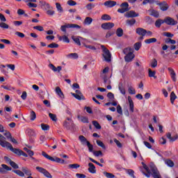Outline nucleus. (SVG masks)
Returning a JSON list of instances; mask_svg holds the SVG:
<instances>
[{"label": "nucleus", "instance_id": "1", "mask_svg": "<svg viewBox=\"0 0 178 178\" xmlns=\"http://www.w3.org/2000/svg\"><path fill=\"white\" fill-rule=\"evenodd\" d=\"M109 67H106L100 73V77L104 84H111V77L112 74L108 75Z\"/></svg>", "mask_w": 178, "mask_h": 178}, {"label": "nucleus", "instance_id": "2", "mask_svg": "<svg viewBox=\"0 0 178 178\" xmlns=\"http://www.w3.org/2000/svg\"><path fill=\"white\" fill-rule=\"evenodd\" d=\"M123 53L124 55V61L129 63L133 61L134 59L135 55L134 54V49L128 47L126 49H124Z\"/></svg>", "mask_w": 178, "mask_h": 178}, {"label": "nucleus", "instance_id": "3", "mask_svg": "<svg viewBox=\"0 0 178 178\" xmlns=\"http://www.w3.org/2000/svg\"><path fill=\"white\" fill-rule=\"evenodd\" d=\"M42 156H44V158L49 159L51 161L56 162L57 163H65V160H63L58 157L50 156L47 153H45L44 152H42Z\"/></svg>", "mask_w": 178, "mask_h": 178}, {"label": "nucleus", "instance_id": "4", "mask_svg": "<svg viewBox=\"0 0 178 178\" xmlns=\"http://www.w3.org/2000/svg\"><path fill=\"white\" fill-rule=\"evenodd\" d=\"M150 170H152V175L154 178H161L159 171H158L157 168L154 163L149 164Z\"/></svg>", "mask_w": 178, "mask_h": 178}, {"label": "nucleus", "instance_id": "5", "mask_svg": "<svg viewBox=\"0 0 178 178\" xmlns=\"http://www.w3.org/2000/svg\"><path fill=\"white\" fill-rule=\"evenodd\" d=\"M101 48L102 49V51H103V58H104V60L106 62H110L111 61V58L112 57V56L110 54L109 50L106 48L104 46H101Z\"/></svg>", "mask_w": 178, "mask_h": 178}, {"label": "nucleus", "instance_id": "6", "mask_svg": "<svg viewBox=\"0 0 178 178\" xmlns=\"http://www.w3.org/2000/svg\"><path fill=\"white\" fill-rule=\"evenodd\" d=\"M3 148H7L10 149L12 152H14L15 154L19 156V154L22 153V150H19V149L14 148L10 143H6L5 145L1 146Z\"/></svg>", "mask_w": 178, "mask_h": 178}, {"label": "nucleus", "instance_id": "7", "mask_svg": "<svg viewBox=\"0 0 178 178\" xmlns=\"http://www.w3.org/2000/svg\"><path fill=\"white\" fill-rule=\"evenodd\" d=\"M63 127H65L67 130H70L74 127V121L72 120L71 118H67L63 122Z\"/></svg>", "mask_w": 178, "mask_h": 178}, {"label": "nucleus", "instance_id": "8", "mask_svg": "<svg viewBox=\"0 0 178 178\" xmlns=\"http://www.w3.org/2000/svg\"><path fill=\"white\" fill-rule=\"evenodd\" d=\"M36 170L38 172L42 174L47 178H52V175L49 172V171L46 170L44 168L41 167H36Z\"/></svg>", "mask_w": 178, "mask_h": 178}, {"label": "nucleus", "instance_id": "9", "mask_svg": "<svg viewBox=\"0 0 178 178\" xmlns=\"http://www.w3.org/2000/svg\"><path fill=\"white\" fill-rule=\"evenodd\" d=\"M168 26H176L178 24V22L170 17H166L163 20Z\"/></svg>", "mask_w": 178, "mask_h": 178}, {"label": "nucleus", "instance_id": "10", "mask_svg": "<svg viewBox=\"0 0 178 178\" xmlns=\"http://www.w3.org/2000/svg\"><path fill=\"white\" fill-rule=\"evenodd\" d=\"M129 3H127V2L122 3V4H120V8H119L118 10V12L123 14V13L129 11Z\"/></svg>", "mask_w": 178, "mask_h": 178}, {"label": "nucleus", "instance_id": "11", "mask_svg": "<svg viewBox=\"0 0 178 178\" xmlns=\"http://www.w3.org/2000/svg\"><path fill=\"white\" fill-rule=\"evenodd\" d=\"M39 4L40 5L42 10H44V11L54 8L52 6H50V4L49 3H47L44 1H39Z\"/></svg>", "mask_w": 178, "mask_h": 178}, {"label": "nucleus", "instance_id": "12", "mask_svg": "<svg viewBox=\"0 0 178 178\" xmlns=\"http://www.w3.org/2000/svg\"><path fill=\"white\" fill-rule=\"evenodd\" d=\"M157 5L160 6V9L163 12L167 11L169 8V6L168 3H166L165 1H163L161 3H157Z\"/></svg>", "mask_w": 178, "mask_h": 178}, {"label": "nucleus", "instance_id": "13", "mask_svg": "<svg viewBox=\"0 0 178 178\" xmlns=\"http://www.w3.org/2000/svg\"><path fill=\"white\" fill-rule=\"evenodd\" d=\"M139 16V14L136 13L134 10H130L124 14V17L127 18H134Z\"/></svg>", "mask_w": 178, "mask_h": 178}, {"label": "nucleus", "instance_id": "14", "mask_svg": "<svg viewBox=\"0 0 178 178\" xmlns=\"http://www.w3.org/2000/svg\"><path fill=\"white\" fill-rule=\"evenodd\" d=\"M114 27V24L111 22H107L102 24V29L104 30H110Z\"/></svg>", "mask_w": 178, "mask_h": 178}, {"label": "nucleus", "instance_id": "15", "mask_svg": "<svg viewBox=\"0 0 178 178\" xmlns=\"http://www.w3.org/2000/svg\"><path fill=\"white\" fill-rule=\"evenodd\" d=\"M149 16H153L154 17L159 18V12L154 9H149L147 10Z\"/></svg>", "mask_w": 178, "mask_h": 178}, {"label": "nucleus", "instance_id": "16", "mask_svg": "<svg viewBox=\"0 0 178 178\" xmlns=\"http://www.w3.org/2000/svg\"><path fill=\"white\" fill-rule=\"evenodd\" d=\"M72 39L79 46L81 45V42L86 40L85 38H82L81 37L75 38L74 36H72Z\"/></svg>", "mask_w": 178, "mask_h": 178}, {"label": "nucleus", "instance_id": "17", "mask_svg": "<svg viewBox=\"0 0 178 178\" xmlns=\"http://www.w3.org/2000/svg\"><path fill=\"white\" fill-rule=\"evenodd\" d=\"M49 67L50 68V70H53L54 72H60V71L62 70V67L61 66H58L57 67L56 66H54L52 63H50L49 65Z\"/></svg>", "mask_w": 178, "mask_h": 178}, {"label": "nucleus", "instance_id": "18", "mask_svg": "<svg viewBox=\"0 0 178 178\" xmlns=\"http://www.w3.org/2000/svg\"><path fill=\"white\" fill-rule=\"evenodd\" d=\"M63 26H65V28L66 29H81V26L76 24H67L65 25H63Z\"/></svg>", "mask_w": 178, "mask_h": 178}, {"label": "nucleus", "instance_id": "19", "mask_svg": "<svg viewBox=\"0 0 178 178\" xmlns=\"http://www.w3.org/2000/svg\"><path fill=\"white\" fill-rule=\"evenodd\" d=\"M116 5L117 2L113 1H107L104 3V6L108 8H112Z\"/></svg>", "mask_w": 178, "mask_h": 178}, {"label": "nucleus", "instance_id": "20", "mask_svg": "<svg viewBox=\"0 0 178 178\" xmlns=\"http://www.w3.org/2000/svg\"><path fill=\"white\" fill-rule=\"evenodd\" d=\"M168 71L170 72V77L174 82L177 81L176 78V72H175L174 70L172 67H168Z\"/></svg>", "mask_w": 178, "mask_h": 178}, {"label": "nucleus", "instance_id": "21", "mask_svg": "<svg viewBox=\"0 0 178 178\" xmlns=\"http://www.w3.org/2000/svg\"><path fill=\"white\" fill-rule=\"evenodd\" d=\"M88 172L90 173V174H96V168H95V165L94 164H92V163H88Z\"/></svg>", "mask_w": 178, "mask_h": 178}, {"label": "nucleus", "instance_id": "22", "mask_svg": "<svg viewBox=\"0 0 178 178\" xmlns=\"http://www.w3.org/2000/svg\"><path fill=\"white\" fill-rule=\"evenodd\" d=\"M147 31L143 28H137L136 29V33L142 37L146 35Z\"/></svg>", "mask_w": 178, "mask_h": 178}, {"label": "nucleus", "instance_id": "23", "mask_svg": "<svg viewBox=\"0 0 178 178\" xmlns=\"http://www.w3.org/2000/svg\"><path fill=\"white\" fill-rule=\"evenodd\" d=\"M128 102L130 106V111L131 113H134V102L133 99H131V96H128Z\"/></svg>", "mask_w": 178, "mask_h": 178}, {"label": "nucleus", "instance_id": "24", "mask_svg": "<svg viewBox=\"0 0 178 178\" xmlns=\"http://www.w3.org/2000/svg\"><path fill=\"white\" fill-rule=\"evenodd\" d=\"M55 92H56V94L58 95L59 98H61V99L65 98V95H63V93L60 87H56Z\"/></svg>", "mask_w": 178, "mask_h": 178}, {"label": "nucleus", "instance_id": "25", "mask_svg": "<svg viewBox=\"0 0 178 178\" xmlns=\"http://www.w3.org/2000/svg\"><path fill=\"white\" fill-rule=\"evenodd\" d=\"M92 19L90 17H86L83 21L84 26H90L92 23Z\"/></svg>", "mask_w": 178, "mask_h": 178}, {"label": "nucleus", "instance_id": "26", "mask_svg": "<svg viewBox=\"0 0 178 178\" xmlns=\"http://www.w3.org/2000/svg\"><path fill=\"white\" fill-rule=\"evenodd\" d=\"M67 59H78L79 56L77 53H71L66 56Z\"/></svg>", "mask_w": 178, "mask_h": 178}, {"label": "nucleus", "instance_id": "27", "mask_svg": "<svg viewBox=\"0 0 178 178\" xmlns=\"http://www.w3.org/2000/svg\"><path fill=\"white\" fill-rule=\"evenodd\" d=\"M22 171H23V173L27 175L28 177L32 175V172L31 170L29 169L28 168H24V167L22 168Z\"/></svg>", "mask_w": 178, "mask_h": 178}, {"label": "nucleus", "instance_id": "28", "mask_svg": "<svg viewBox=\"0 0 178 178\" xmlns=\"http://www.w3.org/2000/svg\"><path fill=\"white\" fill-rule=\"evenodd\" d=\"M77 119L81 121L82 123H88V118L84 116H77Z\"/></svg>", "mask_w": 178, "mask_h": 178}, {"label": "nucleus", "instance_id": "29", "mask_svg": "<svg viewBox=\"0 0 178 178\" xmlns=\"http://www.w3.org/2000/svg\"><path fill=\"white\" fill-rule=\"evenodd\" d=\"M59 41H63L66 43H70V39L66 35L58 37Z\"/></svg>", "mask_w": 178, "mask_h": 178}, {"label": "nucleus", "instance_id": "30", "mask_svg": "<svg viewBox=\"0 0 178 178\" xmlns=\"http://www.w3.org/2000/svg\"><path fill=\"white\" fill-rule=\"evenodd\" d=\"M170 97L171 104L173 105L174 102H175V100H176V99H177V95H176V94H175L174 92H171V94H170Z\"/></svg>", "mask_w": 178, "mask_h": 178}, {"label": "nucleus", "instance_id": "31", "mask_svg": "<svg viewBox=\"0 0 178 178\" xmlns=\"http://www.w3.org/2000/svg\"><path fill=\"white\" fill-rule=\"evenodd\" d=\"M164 23H165L164 20L159 19L156 21V23H154V26H156L157 28H160L161 26V24Z\"/></svg>", "mask_w": 178, "mask_h": 178}, {"label": "nucleus", "instance_id": "32", "mask_svg": "<svg viewBox=\"0 0 178 178\" xmlns=\"http://www.w3.org/2000/svg\"><path fill=\"white\" fill-rule=\"evenodd\" d=\"M71 95H72L74 97H75L76 99H78V100H82V99H83V96L82 94L80 95V94H75V93H74V92H71Z\"/></svg>", "mask_w": 178, "mask_h": 178}, {"label": "nucleus", "instance_id": "33", "mask_svg": "<svg viewBox=\"0 0 178 178\" xmlns=\"http://www.w3.org/2000/svg\"><path fill=\"white\" fill-rule=\"evenodd\" d=\"M8 143V142L6 140V138L1 134H0V145L2 146L3 145H6Z\"/></svg>", "mask_w": 178, "mask_h": 178}, {"label": "nucleus", "instance_id": "34", "mask_svg": "<svg viewBox=\"0 0 178 178\" xmlns=\"http://www.w3.org/2000/svg\"><path fill=\"white\" fill-rule=\"evenodd\" d=\"M156 41H157L156 38H149V39H146L145 40V44H152V43L156 42Z\"/></svg>", "mask_w": 178, "mask_h": 178}, {"label": "nucleus", "instance_id": "35", "mask_svg": "<svg viewBox=\"0 0 178 178\" xmlns=\"http://www.w3.org/2000/svg\"><path fill=\"white\" fill-rule=\"evenodd\" d=\"M103 175H104V176L106 178H114L115 175H113L112 173L108 172L106 171L103 172Z\"/></svg>", "mask_w": 178, "mask_h": 178}, {"label": "nucleus", "instance_id": "36", "mask_svg": "<svg viewBox=\"0 0 178 178\" xmlns=\"http://www.w3.org/2000/svg\"><path fill=\"white\" fill-rule=\"evenodd\" d=\"M157 66V60L154 58L153 60H152V61H150V67H152V68H156Z\"/></svg>", "mask_w": 178, "mask_h": 178}, {"label": "nucleus", "instance_id": "37", "mask_svg": "<svg viewBox=\"0 0 178 178\" xmlns=\"http://www.w3.org/2000/svg\"><path fill=\"white\" fill-rule=\"evenodd\" d=\"M35 119H36V114H35V111H32L30 113V120L34 121V120H35Z\"/></svg>", "mask_w": 178, "mask_h": 178}, {"label": "nucleus", "instance_id": "38", "mask_svg": "<svg viewBox=\"0 0 178 178\" xmlns=\"http://www.w3.org/2000/svg\"><path fill=\"white\" fill-rule=\"evenodd\" d=\"M165 163L167 164V166L172 168L174 166V162L172 160H165Z\"/></svg>", "mask_w": 178, "mask_h": 178}, {"label": "nucleus", "instance_id": "39", "mask_svg": "<svg viewBox=\"0 0 178 178\" xmlns=\"http://www.w3.org/2000/svg\"><path fill=\"white\" fill-rule=\"evenodd\" d=\"M118 35V37H122L123 35V30L122 28H118L117 29V31L115 33Z\"/></svg>", "mask_w": 178, "mask_h": 178}, {"label": "nucleus", "instance_id": "40", "mask_svg": "<svg viewBox=\"0 0 178 178\" xmlns=\"http://www.w3.org/2000/svg\"><path fill=\"white\" fill-rule=\"evenodd\" d=\"M46 13L49 16H54V15L56 13V12L53 9H49L46 10Z\"/></svg>", "mask_w": 178, "mask_h": 178}, {"label": "nucleus", "instance_id": "41", "mask_svg": "<svg viewBox=\"0 0 178 178\" xmlns=\"http://www.w3.org/2000/svg\"><path fill=\"white\" fill-rule=\"evenodd\" d=\"M97 144L99 147H102L103 149H106V146L104 144L103 142H102L101 140H97Z\"/></svg>", "mask_w": 178, "mask_h": 178}, {"label": "nucleus", "instance_id": "42", "mask_svg": "<svg viewBox=\"0 0 178 178\" xmlns=\"http://www.w3.org/2000/svg\"><path fill=\"white\" fill-rule=\"evenodd\" d=\"M56 8H57V10L58 13H63V8L59 3H56Z\"/></svg>", "mask_w": 178, "mask_h": 178}, {"label": "nucleus", "instance_id": "43", "mask_svg": "<svg viewBox=\"0 0 178 178\" xmlns=\"http://www.w3.org/2000/svg\"><path fill=\"white\" fill-rule=\"evenodd\" d=\"M13 172H14V173L18 175L20 177H24V173L22 171H20L19 170H15Z\"/></svg>", "mask_w": 178, "mask_h": 178}, {"label": "nucleus", "instance_id": "44", "mask_svg": "<svg viewBox=\"0 0 178 178\" xmlns=\"http://www.w3.org/2000/svg\"><path fill=\"white\" fill-rule=\"evenodd\" d=\"M92 124L94 126L95 128H96L97 129H101V125L99 124V123L97 121H92Z\"/></svg>", "mask_w": 178, "mask_h": 178}, {"label": "nucleus", "instance_id": "45", "mask_svg": "<svg viewBox=\"0 0 178 178\" xmlns=\"http://www.w3.org/2000/svg\"><path fill=\"white\" fill-rule=\"evenodd\" d=\"M86 145H88L89 152H93L94 146H92V145H91L90 142H86Z\"/></svg>", "mask_w": 178, "mask_h": 178}, {"label": "nucleus", "instance_id": "46", "mask_svg": "<svg viewBox=\"0 0 178 178\" xmlns=\"http://www.w3.org/2000/svg\"><path fill=\"white\" fill-rule=\"evenodd\" d=\"M79 140L82 144H84L86 143H87V142H88L86 137H84L83 135L79 136Z\"/></svg>", "mask_w": 178, "mask_h": 178}, {"label": "nucleus", "instance_id": "47", "mask_svg": "<svg viewBox=\"0 0 178 178\" xmlns=\"http://www.w3.org/2000/svg\"><path fill=\"white\" fill-rule=\"evenodd\" d=\"M148 72H149V77H154V79H156V77L155 76V74L156 72L155 71H152L151 69L148 70Z\"/></svg>", "mask_w": 178, "mask_h": 178}, {"label": "nucleus", "instance_id": "48", "mask_svg": "<svg viewBox=\"0 0 178 178\" xmlns=\"http://www.w3.org/2000/svg\"><path fill=\"white\" fill-rule=\"evenodd\" d=\"M145 22L148 24H151L153 22L152 19L150 17L146 16L145 17Z\"/></svg>", "mask_w": 178, "mask_h": 178}, {"label": "nucleus", "instance_id": "49", "mask_svg": "<svg viewBox=\"0 0 178 178\" xmlns=\"http://www.w3.org/2000/svg\"><path fill=\"white\" fill-rule=\"evenodd\" d=\"M128 92L130 95H135L136 94V90L133 87L130 86V87L128 88Z\"/></svg>", "mask_w": 178, "mask_h": 178}, {"label": "nucleus", "instance_id": "50", "mask_svg": "<svg viewBox=\"0 0 178 178\" xmlns=\"http://www.w3.org/2000/svg\"><path fill=\"white\" fill-rule=\"evenodd\" d=\"M134 48H135L136 51H138L141 48V42H136L134 45Z\"/></svg>", "mask_w": 178, "mask_h": 178}, {"label": "nucleus", "instance_id": "51", "mask_svg": "<svg viewBox=\"0 0 178 178\" xmlns=\"http://www.w3.org/2000/svg\"><path fill=\"white\" fill-rule=\"evenodd\" d=\"M127 174L131 176V177L136 178L134 175V171L131 169L127 170Z\"/></svg>", "mask_w": 178, "mask_h": 178}, {"label": "nucleus", "instance_id": "52", "mask_svg": "<svg viewBox=\"0 0 178 178\" xmlns=\"http://www.w3.org/2000/svg\"><path fill=\"white\" fill-rule=\"evenodd\" d=\"M102 19L105 21H109L111 19V17L108 15L105 14L102 16Z\"/></svg>", "mask_w": 178, "mask_h": 178}, {"label": "nucleus", "instance_id": "53", "mask_svg": "<svg viewBox=\"0 0 178 178\" xmlns=\"http://www.w3.org/2000/svg\"><path fill=\"white\" fill-rule=\"evenodd\" d=\"M41 127L42 131H49V126L48 124H42Z\"/></svg>", "mask_w": 178, "mask_h": 178}, {"label": "nucleus", "instance_id": "54", "mask_svg": "<svg viewBox=\"0 0 178 178\" xmlns=\"http://www.w3.org/2000/svg\"><path fill=\"white\" fill-rule=\"evenodd\" d=\"M3 136H6L8 140L12 138L10 133L8 131L3 132Z\"/></svg>", "mask_w": 178, "mask_h": 178}, {"label": "nucleus", "instance_id": "55", "mask_svg": "<svg viewBox=\"0 0 178 178\" xmlns=\"http://www.w3.org/2000/svg\"><path fill=\"white\" fill-rule=\"evenodd\" d=\"M136 23V20L134 19H131V20H127V24L129 26H133Z\"/></svg>", "mask_w": 178, "mask_h": 178}, {"label": "nucleus", "instance_id": "56", "mask_svg": "<svg viewBox=\"0 0 178 178\" xmlns=\"http://www.w3.org/2000/svg\"><path fill=\"white\" fill-rule=\"evenodd\" d=\"M68 167H70V168H72V169H77L80 167V165L79 164H70L68 165Z\"/></svg>", "mask_w": 178, "mask_h": 178}, {"label": "nucleus", "instance_id": "57", "mask_svg": "<svg viewBox=\"0 0 178 178\" xmlns=\"http://www.w3.org/2000/svg\"><path fill=\"white\" fill-rule=\"evenodd\" d=\"M6 67L8 69L11 70L13 72L15 70V65L14 64H7Z\"/></svg>", "mask_w": 178, "mask_h": 178}, {"label": "nucleus", "instance_id": "58", "mask_svg": "<svg viewBox=\"0 0 178 178\" xmlns=\"http://www.w3.org/2000/svg\"><path fill=\"white\" fill-rule=\"evenodd\" d=\"M0 27H1L2 29H8L9 25L4 22H2V23H0Z\"/></svg>", "mask_w": 178, "mask_h": 178}, {"label": "nucleus", "instance_id": "59", "mask_svg": "<svg viewBox=\"0 0 178 178\" xmlns=\"http://www.w3.org/2000/svg\"><path fill=\"white\" fill-rule=\"evenodd\" d=\"M9 164L13 167L14 169H19V165L16 164L14 161H10Z\"/></svg>", "mask_w": 178, "mask_h": 178}, {"label": "nucleus", "instance_id": "60", "mask_svg": "<svg viewBox=\"0 0 178 178\" xmlns=\"http://www.w3.org/2000/svg\"><path fill=\"white\" fill-rule=\"evenodd\" d=\"M49 116L51 120L56 122L57 118H56V114L49 113Z\"/></svg>", "mask_w": 178, "mask_h": 178}, {"label": "nucleus", "instance_id": "61", "mask_svg": "<svg viewBox=\"0 0 178 178\" xmlns=\"http://www.w3.org/2000/svg\"><path fill=\"white\" fill-rule=\"evenodd\" d=\"M48 48H58V44L56 43H51L50 44H49V46H47Z\"/></svg>", "mask_w": 178, "mask_h": 178}, {"label": "nucleus", "instance_id": "62", "mask_svg": "<svg viewBox=\"0 0 178 178\" xmlns=\"http://www.w3.org/2000/svg\"><path fill=\"white\" fill-rule=\"evenodd\" d=\"M107 97H108L111 101H113L114 95L113 94V92H109L108 94H107Z\"/></svg>", "mask_w": 178, "mask_h": 178}, {"label": "nucleus", "instance_id": "63", "mask_svg": "<svg viewBox=\"0 0 178 178\" xmlns=\"http://www.w3.org/2000/svg\"><path fill=\"white\" fill-rule=\"evenodd\" d=\"M67 5H70V6H76L77 5V3H76L73 0H70L67 1Z\"/></svg>", "mask_w": 178, "mask_h": 178}, {"label": "nucleus", "instance_id": "64", "mask_svg": "<svg viewBox=\"0 0 178 178\" xmlns=\"http://www.w3.org/2000/svg\"><path fill=\"white\" fill-rule=\"evenodd\" d=\"M117 112L120 114V115H122V109L120 105H118L117 107Z\"/></svg>", "mask_w": 178, "mask_h": 178}]
</instances>
